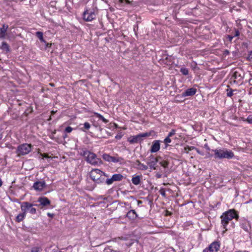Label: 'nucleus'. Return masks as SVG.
<instances>
[{
  "label": "nucleus",
  "mask_w": 252,
  "mask_h": 252,
  "mask_svg": "<svg viewBox=\"0 0 252 252\" xmlns=\"http://www.w3.org/2000/svg\"><path fill=\"white\" fill-rule=\"evenodd\" d=\"M211 151L214 152L213 157L216 159H231L234 156L233 153L231 151L224 148L212 149ZM210 156H213V155Z\"/></svg>",
  "instance_id": "1"
},
{
  "label": "nucleus",
  "mask_w": 252,
  "mask_h": 252,
  "mask_svg": "<svg viewBox=\"0 0 252 252\" xmlns=\"http://www.w3.org/2000/svg\"><path fill=\"white\" fill-rule=\"evenodd\" d=\"M91 178L96 183L100 184L106 182L105 178L108 177V175L98 169H93L90 173Z\"/></svg>",
  "instance_id": "2"
},
{
  "label": "nucleus",
  "mask_w": 252,
  "mask_h": 252,
  "mask_svg": "<svg viewBox=\"0 0 252 252\" xmlns=\"http://www.w3.org/2000/svg\"><path fill=\"white\" fill-rule=\"evenodd\" d=\"M81 155L84 157L86 161L93 165H99L102 164V160L98 158L96 155L88 150H83Z\"/></svg>",
  "instance_id": "3"
},
{
  "label": "nucleus",
  "mask_w": 252,
  "mask_h": 252,
  "mask_svg": "<svg viewBox=\"0 0 252 252\" xmlns=\"http://www.w3.org/2000/svg\"><path fill=\"white\" fill-rule=\"evenodd\" d=\"M220 218L221 219V223L225 228L230 220L233 219L237 220L239 216L235 210L231 209L223 213Z\"/></svg>",
  "instance_id": "4"
},
{
  "label": "nucleus",
  "mask_w": 252,
  "mask_h": 252,
  "mask_svg": "<svg viewBox=\"0 0 252 252\" xmlns=\"http://www.w3.org/2000/svg\"><path fill=\"white\" fill-rule=\"evenodd\" d=\"M244 75V71L240 68H238L233 71L231 78V82L234 83H239L242 81Z\"/></svg>",
  "instance_id": "5"
},
{
  "label": "nucleus",
  "mask_w": 252,
  "mask_h": 252,
  "mask_svg": "<svg viewBox=\"0 0 252 252\" xmlns=\"http://www.w3.org/2000/svg\"><path fill=\"white\" fill-rule=\"evenodd\" d=\"M32 147L31 144H24L20 145L17 147L16 153L19 156L27 155L31 151Z\"/></svg>",
  "instance_id": "6"
},
{
  "label": "nucleus",
  "mask_w": 252,
  "mask_h": 252,
  "mask_svg": "<svg viewBox=\"0 0 252 252\" xmlns=\"http://www.w3.org/2000/svg\"><path fill=\"white\" fill-rule=\"evenodd\" d=\"M34 205L28 202H23L21 204V209L22 212H24L26 214L28 211L32 214H36V210L35 208L33 207Z\"/></svg>",
  "instance_id": "7"
},
{
  "label": "nucleus",
  "mask_w": 252,
  "mask_h": 252,
  "mask_svg": "<svg viewBox=\"0 0 252 252\" xmlns=\"http://www.w3.org/2000/svg\"><path fill=\"white\" fill-rule=\"evenodd\" d=\"M96 15L94 11L86 10L83 13V19L86 21H91L95 18Z\"/></svg>",
  "instance_id": "8"
},
{
  "label": "nucleus",
  "mask_w": 252,
  "mask_h": 252,
  "mask_svg": "<svg viewBox=\"0 0 252 252\" xmlns=\"http://www.w3.org/2000/svg\"><path fill=\"white\" fill-rule=\"evenodd\" d=\"M123 179V176L121 174H114L110 179L106 180V184L108 185H111L114 181H120Z\"/></svg>",
  "instance_id": "9"
},
{
  "label": "nucleus",
  "mask_w": 252,
  "mask_h": 252,
  "mask_svg": "<svg viewBox=\"0 0 252 252\" xmlns=\"http://www.w3.org/2000/svg\"><path fill=\"white\" fill-rule=\"evenodd\" d=\"M46 187V183L44 181H36L33 185V188L37 191H41Z\"/></svg>",
  "instance_id": "10"
},
{
  "label": "nucleus",
  "mask_w": 252,
  "mask_h": 252,
  "mask_svg": "<svg viewBox=\"0 0 252 252\" xmlns=\"http://www.w3.org/2000/svg\"><path fill=\"white\" fill-rule=\"evenodd\" d=\"M37 201L40 203L39 205L35 204V206L41 205L42 207L47 206L51 203L50 200L46 197H40L38 199Z\"/></svg>",
  "instance_id": "11"
},
{
  "label": "nucleus",
  "mask_w": 252,
  "mask_h": 252,
  "mask_svg": "<svg viewBox=\"0 0 252 252\" xmlns=\"http://www.w3.org/2000/svg\"><path fill=\"white\" fill-rule=\"evenodd\" d=\"M160 141L155 140L153 142L151 147L150 152L151 153H156L160 149Z\"/></svg>",
  "instance_id": "12"
},
{
  "label": "nucleus",
  "mask_w": 252,
  "mask_h": 252,
  "mask_svg": "<svg viewBox=\"0 0 252 252\" xmlns=\"http://www.w3.org/2000/svg\"><path fill=\"white\" fill-rule=\"evenodd\" d=\"M220 245L218 242H214L208 247V250L210 252H217L220 249Z\"/></svg>",
  "instance_id": "13"
},
{
  "label": "nucleus",
  "mask_w": 252,
  "mask_h": 252,
  "mask_svg": "<svg viewBox=\"0 0 252 252\" xmlns=\"http://www.w3.org/2000/svg\"><path fill=\"white\" fill-rule=\"evenodd\" d=\"M161 158V157H158L157 158H155L154 156L151 155L149 157L147 160V163L148 165L150 164H156L157 163L159 159Z\"/></svg>",
  "instance_id": "14"
},
{
  "label": "nucleus",
  "mask_w": 252,
  "mask_h": 252,
  "mask_svg": "<svg viewBox=\"0 0 252 252\" xmlns=\"http://www.w3.org/2000/svg\"><path fill=\"white\" fill-rule=\"evenodd\" d=\"M196 89L193 88H189L186 90L183 94L182 95L184 97L192 96L195 94Z\"/></svg>",
  "instance_id": "15"
},
{
  "label": "nucleus",
  "mask_w": 252,
  "mask_h": 252,
  "mask_svg": "<svg viewBox=\"0 0 252 252\" xmlns=\"http://www.w3.org/2000/svg\"><path fill=\"white\" fill-rule=\"evenodd\" d=\"M8 26L3 24L2 28H0V38H4L5 37Z\"/></svg>",
  "instance_id": "16"
},
{
  "label": "nucleus",
  "mask_w": 252,
  "mask_h": 252,
  "mask_svg": "<svg viewBox=\"0 0 252 252\" xmlns=\"http://www.w3.org/2000/svg\"><path fill=\"white\" fill-rule=\"evenodd\" d=\"M126 217L130 219L134 220L138 217V215L134 210H131L127 212Z\"/></svg>",
  "instance_id": "17"
},
{
  "label": "nucleus",
  "mask_w": 252,
  "mask_h": 252,
  "mask_svg": "<svg viewBox=\"0 0 252 252\" xmlns=\"http://www.w3.org/2000/svg\"><path fill=\"white\" fill-rule=\"evenodd\" d=\"M140 136L138 135L132 136L131 137H129L128 139V141L131 143L133 144L135 143H138L139 142H141V140L140 139Z\"/></svg>",
  "instance_id": "18"
},
{
  "label": "nucleus",
  "mask_w": 252,
  "mask_h": 252,
  "mask_svg": "<svg viewBox=\"0 0 252 252\" xmlns=\"http://www.w3.org/2000/svg\"><path fill=\"white\" fill-rule=\"evenodd\" d=\"M141 180V177L139 175H134L132 177L131 181L135 185H138L140 184Z\"/></svg>",
  "instance_id": "19"
},
{
  "label": "nucleus",
  "mask_w": 252,
  "mask_h": 252,
  "mask_svg": "<svg viewBox=\"0 0 252 252\" xmlns=\"http://www.w3.org/2000/svg\"><path fill=\"white\" fill-rule=\"evenodd\" d=\"M26 214L24 212H23L22 213L19 214L16 218V221L19 222L22 221L25 217H26Z\"/></svg>",
  "instance_id": "20"
},
{
  "label": "nucleus",
  "mask_w": 252,
  "mask_h": 252,
  "mask_svg": "<svg viewBox=\"0 0 252 252\" xmlns=\"http://www.w3.org/2000/svg\"><path fill=\"white\" fill-rule=\"evenodd\" d=\"M0 48L3 50L5 51L6 52L9 51V47L8 44L5 42H2V45L1 46Z\"/></svg>",
  "instance_id": "21"
},
{
  "label": "nucleus",
  "mask_w": 252,
  "mask_h": 252,
  "mask_svg": "<svg viewBox=\"0 0 252 252\" xmlns=\"http://www.w3.org/2000/svg\"><path fill=\"white\" fill-rule=\"evenodd\" d=\"M35 35L37 37L39 38L41 42L46 43L45 41L43 39V33L42 32H37L35 33Z\"/></svg>",
  "instance_id": "22"
},
{
  "label": "nucleus",
  "mask_w": 252,
  "mask_h": 252,
  "mask_svg": "<svg viewBox=\"0 0 252 252\" xmlns=\"http://www.w3.org/2000/svg\"><path fill=\"white\" fill-rule=\"evenodd\" d=\"M136 168L139 170H146L148 169V166L143 163H139L138 166H137Z\"/></svg>",
  "instance_id": "23"
},
{
  "label": "nucleus",
  "mask_w": 252,
  "mask_h": 252,
  "mask_svg": "<svg viewBox=\"0 0 252 252\" xmlns=\"http://www.w3.org/2000/svg\"><path fill=\"white\" fill-rule=\"evenodd\" d=\"M94 115L96 117L98 118L99 120H101V121H102L104 123H107L108 122V121L106 120L105 118H104L103 116H102L101 115L97 113H95Z\"/></svg>",
  "instance_id": "24"
},
{
  "label": "nucleus",
  "mask_w": 252,
  "mask_h": 252,
  "mask_svg": "<svg viewBox=\"0 0 252 252\" xmlns=\"http://www.w3.org/2000/svg\"><path fill=\"white\" fill-rule=\"evenodd\" d=\"M159 163L164 168H167L169 163L167 160H162L159 161Z\"/></svg>",
  "instance_id": "25"
},
{
  "label": "nucleus",
  "mask_w": 252,
  "mask_h": 252,
  "mask_svg": "<svg viewBox=\"0 0 252 252\" xmlns=\"http://www.w3.org/2000/svg\"><path fill=\"white\" fill-rule=\"evenodd\" d=\"M236 91V90H232L231 88H228L226 90L227 96L231 97L233 95V92Z\"/></svg>",
  "instance_id": "26"
},
{
  "label": "nucleus",
  "mask_w": 252,
  "mask_h": 252,
  "mask_svg": "<svg viewBox=\"0 0 252 252\" xmlns=\"http://www.w3.org/2000/svg\"><path fill=\"white\" fill-rule=\"evenodd\" d=\"M90 124L88 122H86L84 124V127L81 128V129L82 131H86V130L89 129L90 128Z\"/></svg>",
  "instance_id": "27"
},
{
  "label": "nucleus",
  "mask_w": 252,
  "mask_h": 252,
  "mask_svg": "<svg viewBox=\"0 0 252 252\" xmlns=\"http://www.w3.org/2000/svg\"><path fill=\"white\" fill-rule=\"evenodd\" d=\"M150 135L149 133L145 132V133H142L141 134H138V135L140 136V139L141 141L143 140V138H145L147 136H149Z\"/></svg>",
  "instance_id": "28"
},
{
  "label": "nucleus",
  "mask_w": 252,
  "mask_h": 252,
  "mask_svg": "<svg viewBox=\"0 0 252 252\" xmlns=\"http://www.w3.org/2000/svg\"><path fill=\"white\" fill-rule=\"evenodd\" d=\"M111 156H109V155L108 154H105L103 155V158L107 161H109V162H111Z\"/></svg>",
  "instance_id": "29"
},
{
  "label": "nucleus",
  "mask_w": 252,
  "mask_h": 252,
  "mask_svg": "<svg viewBox=\"0 0 252 252\" xmlns=\"http://www.w3.org/2000/svg\"><path fill=\"white\" fill-rule=\"evenodd\" d=\"M241 119L243 121H247L250 124H252V115H250L246 119H245L244 118H241Z\"/></svg>",
  "instance_id": "30"
},
{
  "label": "nucleus",
  "mask_w": 252,
  "mask_h": 252,
  "mask_svg": "<svg viewBox=\"0 0 252 252\" xmlns=\"http://www.w3.org/2000/svg\"><path fill=\"white\" fill-rule=\"evenodd\" d=\"M180 72L185 75H187L189 74V70L186 68H181L180 69Z\"/></svg>",
  "instance_id": "31"
},
{
  "label": "nucleus",
  "mask_w": 252,
  "mask_h": 252,
  "mask_svg": "<svg viewBox=\"0 0 252 252\" xmlns=\"http://www.w3.org/2000/svg\"><path fill=\"white\" fill-rule=\"evenodd\" d=\"M121 158H117L114 157H112L111 159V162L117 163L121 161Z\"/></svg>",
  "instance_id": "32"
},
{
  "label": "nucleus",
  "mask_w": 252,
  "mask_h": 252,
  "mask_svg": "<svg viewBox=\"0 0 252 252\" xmlns=\"http://www.w3.org/2000/svg\"><path fill=\"white\" fill-rule=\"evenodd\" d=\"M171 142V140L170 139V137H168V136H167V137H166L165 138V139L164 140V142L167 144L168 143H170V142Z\"/></svg>",
  "instance_id": "33"
},
{
  "label": "nucleus",
  "mask_w": 252,
  "mask_h": 252,
  "mask_svg": "<svg viewBox=\"0 0 252 252\" xmlns=\"http://www.w3.org/2000/svg\"><path fill=\"white\" fill-rule=\"evenodd\" d=\"M41 249L39 247H34L32 250V252H39Z\"/></svg>",
  "instance_id": "34"
},
{
  "label": "nucleus",
  "mask_w": 252,
  "mask_h": 252,
  "mask_svg": "<svg viewBox=\"0 0 252 252\" xmlns=\"http://www.w3.org/2000/svg\"><path fill=\"white\" fill-rule=\"evenodd\" d=\"M176 130L174 129H172L171 131L169 133L168 137H172L175 134Z\"/></svg>",
  "instance_id": "35"
},
{
  "label": "nucleus",
  "mask_w": 252,
  "mask_h": 252,
  "mask_svg": "<svg viewBox=\"0 0 252 252\" xmlns=\"http://www.w3.org/2000/svg\"><path fill=\"white\" fill-rule=\"evenodd\" d=\"M72 128L69 126L66 127L65 131L67 133H70L72 131Z\"/></svg>",
  "instance_id": "36"
},
{
  "label": "nucleus",
  "mask_w": 252,
  "mask_h": 252,
  "mask_svg": "<svg viewBox=\"0 0 252 252\" xmlns=\"http://www.w3.org/2000/svg\"><path fill=\"white\" fill-rule=\"evenodd\" d=\"M119 2L121 3L126 2L127 4H129L130 3L129 0H119Z\"/></svg>",
  "instance_id": "37"
},
{
  "label": "nucleus",
  "mask_w": 252,
  "mask_h": 252,
  "mask_svg": "<svg viewBox=\"0 0 252 252\" xmlns=\"http://www.w3.org/2000/svg\"><path fill=\"white\" fill-rule=\"evenodd\" d=\"M123 135L121 133L118 134L116 136L115 138L117 139H120L122 138Z\"/></svg>",
  "instance_id": "38"
},
{
  "label": "nucleus",
  "mask_w": 252,
  "mask_h": 252,
  "mask_svg": "<svg viewBox=\"0 0 252 252\" xmlns=\"http://www.w3.org/2000/svg\"><path fill=\"white\" fill-rule=\"evenodd\" d=\"M240 35V32L238 30H235V34L234 36H238Z\"/></svg>",
  "instance_id": "39"
},
{
  "label": "nucleus",
  "mask_w": 252,
  "mask_h": 252,
  "mask_svg": "<svg viewBox=\"0 0 252 252\" xmlns=\"http://www.w3.org/2000/svg\"><path fill=\"white\" fill-rule=\"evenodd\" d=\"M156 165V164H152V165L150 164V165H149V166H150V168L153 169L154 170H156L157 169Z\"/></svg>",
  "instance_id": "40"
},
{
  "label": "nucleus",
  "mask_w": 252,
  "mask_h": 252,
  "mask_svg": "<svg viewBox=\"0 0 252 252\" xmlns=\"http://www.w3.org/2000/svg\"><path fill=\"white\" fill-rule=\"evenodd\" d=\"M242 228L246 231H248L249 229L248 226H245L244 224H242Z\"/></svg>",
  "instance_id": "41"
},
{
  "label": "nucleus",
  "mask_w": 252,
  "mask_h": 252,
  "mask_svg": "<svg viewBox=\"0 0 252 252\" xmlns=\"http://www.w3.org/2000/svg\"><path fill=\"white\" fill-rule=\"evenodd\" d=\"M233 37H234L233 36H232L230 35H227V38H228L230 42H231L232 39L233 38Z\"/></svg>",
  "instance_id": "42"
},
{
  "label": "nucleus",
  "mask_w": 252,
  "mask_h": 252,
  "mask_svg": "<svg viewBox=\"0 0 252 252\" xmlns=\"http://www.w3.org/2000/svg\"><path fill=\"white\" fill-rule=\"evenodd\" d=\"M47 215H48L49 217H51V218L53 217H54V215L53 214H51V213H48L47 214Z\"/></svg>",
  "instance_id": "43"
},
{
  "label": "nucleus",
  "mask_w": 252,
  "mask_h": 252,
  "mask_svg": "<svg viewBox=\"0 0 252 252\" xmlns=\"http://www.w3.org/2000/svg\"><path fill=\"white\" fill-rule=\"evenodd\" d=\"M156 177L158 178H160L161 177V175L159 173H157L156 174Z\"/></svg>",
  "instance_id": "44"
},
{
  "label": "nucleus",
  "mask_w": 252,
  "mask_h": 252,
  "mask_svg": "<svg viewBox=\"0 0 252 252\" xmlns=\"http://www.w3.org/2000/svg\"><path fill=\"white\" fill-rule=\"evenodd\" d=\"M139 163H141L140 161L139 160H136L135 161V164L137 165V166H138Z\"/></svg>",
  "instance_id": "45"
},
{
  "label": "nucleus",
  "mask_w": 252,
  "mask_h": 252,
  "mask_svg": "<svg viewBox=\"0 0 252 252\" xmlns=\"http://www.w3.org/2000/svg\"><path fill=\"white\" fill-rule=\"evenodd\" d=\"M2 181L1 180V179L0 178V187L2 186Z\"/></svg>",
  "instance_id": "46"
},
{
  "label": "nucleus",
  "mask_w": 252,
  "mask_h": 252,
  "mask_svg": "<svg viewBox=\"0 0 252 252\" xmlns=\"http://www.w3.org/2000/svg\"><path fill=\"white\" fill-rule=\"evenodd\" d=\"M161 195H162L163 196H165V192L164 191L162 192H161Z\"/></svg>",
  "instance_id": "47"
},
{
  "label": "nucleus",
  "mask_w": 252,
  "mask_h": 252,
  "mask_svg": "<svg viewBox=\"0 0 252 252\" xmlns=\"http://www.w3.org/2000/svg\"><path fill=\"white\" fill-rule=\"evenodd\" d=\"M138 204H140V203H142V201H138Z\"/></svg>",
  "instance_id": "48"
},
{
  "label": "nucleus",
  "mask_w": 252,
  "mask_h": 252,
  "mask_svg": "<svg viewBox=\"0 0 252 252\" xmlns=\"http://www.w3.org/2000/svg\"><path fill=\"white\" fill-rule=\"evenodd\" d=\"M48 45H49V44H48V43H47V44H46V46H47V47H48V46H48Z\"/></svg>",
  "instance_id": "49"
},
{
  "label": "nucleus",
  "mask_w": 252,
  "mask_h": 252,
  "mask_svg": "<svg viewBox=\"0 0 252 252\" xmlns=\"http://www.w3.org/2000/svg\"><path fill=\"white\" fill-rule=\"evenodd\" d=\"M207 150H210V148L208 147Z\"/></svg>",
  "instance_id": "50"
}]
</instances>
